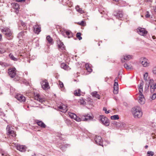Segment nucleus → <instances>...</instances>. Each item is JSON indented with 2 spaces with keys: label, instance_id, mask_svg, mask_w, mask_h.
Instances as JSON below:
<instances>
[{
  "label": "nucleus",
  "instance_id": "25",
  "mask_svg": "<svg viewBox=\"0 0 156 156\" xmlns=\"http://www.w3.org/2000/svg\"><path fill=\"white\" fill-rule=\"evenodd\" d=\"M85 67L86 70H87L89 73H91L92 71V69L90 67L89 64H86L85 65Z\"/></svg>",
  "mask_w": 156,
  "mask_h": 156
},
{
  "label": "nucleus",
  "instance_id": "14",
  "mask_svg": "<svg viewBox=\"0 0 156 156\" xmlns=\"http://www.w3.org/2000/svg\"><path fill=\"white\" fill-rule=\"evenodd\" d=\"M138 30V32L141 35L144 36L147 34V32L144 28L140 27Z\"/></svg>",
  "mask_w": 156,
  "mask_h": 156
},
{
  "label": "nucleus",
  "instance_id": "21",
  "mask_svg": "<svg viewBox=\"0 0 156 156\" xmlns=\"http://www.w3.org/2000/svg\"><path fill=\"white\" fill-rule=\"evenodd\" d=\"M118 84H114L113 92L115 94H117L118 92Z\"/></svg>",
  "mask_w": 156,
  "mask_h": 156
},
{
  "label": "nucleus",
  "instance_id": "15",
  "mask_svg": "<svg viewBox=\"0 0 156 156\" xmlns=\"http://www.w3.org/2000/svg\"><path fill=\"white\" fill-rule=\"evenodd\" d=\"M69 116L72 119H73L76 121L80 122L81 121L80 118L78 117L76 114L74 113H71L69 114Z\"/></svg>",
  "mask_w": 156,
  "mask_h": 156
},
{
  "label": "nucleus",
  "instance_id": "16",
  "mask_svg": "<svg viewBox=\"0 0 156 156\" xmlns=\"http://www.w3.org/2000/svg\"><path fill=\"white\" fill-rule=\"evenodd\" d=\"M34 33L37 34L41 31V27L40 25L37 24L34 26Z\"/></svg>",
  "mask_w": 156,
  "mask_h": 156
},
{
  "label": "nucleus",
  "instance_id": "10",
  "mask_svg": "<svg viewBox=\"0 0 156 156\" xmlns=\"http://www.w3.org/2000/svg\"><path fill=\"white\" fill-rule=\"evenodd\" d=\"M133 58V56L130 55H125L121 59L122 63H124L125 61H128Z\"/></svg>",
  "mask_w": 156,
  "mask_h": 156
},
{
  "label": "nucleus",
  "instance_id": "38",
  "mask_svg": "<svg viewBox=\"0 0 156 156\" xmlns=\"http://www.w3.org/2000/svg\"><path fill=\"white\" fill-rule=\"evenodd\" d=\"M119 119V117L118 115H114L111 117V119L112 120H115L118 119Z\"/></svg>",
  "mask_w": 156,
  "mask_h": 156
},
{
  "label": "nucleus",
  "instance_id": "56",
  "mask_svg": "<svg viewBox=\"0 0 156 156\" xmlns=\"http://www.w3.org/2000/svg\"><path fill=\"white\" fill-rule=\"evenodd\" d=\"M147 2H152L151 0H147Z\"/></svg>",
  "mask_w": 156,
  "mask_h": 156
},
{
  "label": "nucleus",
  "instance_id": "29",
  "mask_svg": "<svg viewBox=\"0 0 156 156\" xmlns=\"http://www.w3.org/2000/svg\"><path fill=\"white\" fill-rule=\"evenodd\" d=\"M85 118L83 119V121H87L88 120L92 119H93L92 117L90 115H86L84 116Z\"/></svg>",
  "mask_w": 156,
  "mask_h": 156
},
{
  "label": "nucleus",
  "instance_id": "60",
  "mask_svg": "<svg viewBox=\"0 0 156 156\" xmlns=\"http://www.w3.org/2000/svg\"><path fill=\"white\" fill-rule=\"evenodd\" d=\"M154 11H155V12H156V10H155Z\"/></svg>",
  "mask_w": 156,
  "mask_h": 156
},
{
  "label": "nucleus",
  "instance_id": "54",
  "mask_svg": "<svg viewBox=\"0 0 156 156\" xmlns=\"http://www.w3.org/2000/svg\"><path fill=\"white\" fill-rule=\"evenodd\" d=\"M31 156H37V155L35 154L34 153L33 155H32Z\"/></svg>",
  "mask_w": 156,
  "mask_h": 156
},
{
  "label": "nucleus",
  "instance_id": "33",
  "mask_svg": "<svg viewBox=\"0 0 156 156\" xmlns=\"http://www.w3.org/2000/svg\"><path fill=\"white\" fill-rule=\"evenodd\" d=\"M12 5L13 8L16 10H17L19 8V5L17 3H13Z\"/></svg>",
  "mask_w": 156,
  "mask_h": 156
},
{
  "label": "nucleus",
  "instance_id": "27",
  "mask_svg": "<svg viewBox=\"0 0 156 156\" xmlns=\"http://www.w3.org/2000/svg\"><path fill=\"white\" fill-rule=\"evenodd\" d=\"M124 67L127 70H130L132 69V66L131 65H128L127 63H125L124 65Z\"/></svg>",
  "mask_w": 156,
  "mask_h": 156
},
{
  "label": "nucleus",
  "instance_id": "22",
  "mask_svg": "<svg viewBox=\"0 0 156 156\" xmlns=\"http://www.w3.org/2000/svg\"><path fill=\"white\" fill-rule=\"evenodd\" d=\"M57 44L58 45V47L61 48L62 49H65V46L62 42L60 40L57 41Z\"/></svg>",
  "mask_w": 156,
  "mask_h": 156
},
{
  "label": "nucleus",
  "instance_id": "7",
  "mask_svg": "<svg viewBox=\"0 0 156 156\" xmlns=\"http://www.w3.org/2000/svg\"><path fill=\"white\" fill-rule=\"evenodd\" d=\"M41 84L42 87L44 90H47L49 88L48 83L46 80L42 81L41 82Z\"/></svg>",
  "mask_w": 156,
  "mask_h": 156
},
{
  "label": "nucleus",
  "instance_id": "39",
  "mask_svg": "<svg viewBox=\"0 0 156 156\" xmlns=\"http://www.w3.org/2000/svg\"><path fill=\"white\" fill-rule=\"evenodd\" d=\"M112 123L116 127H119L120 126V124L119 123L115 121H113Z\"/></svg>",
  "mask_w": 156,
  "mask_h": 156
},
{
  "label": "nucleus",
  "instance_id": "20",
  "mask_svg": "<svg viewBox=\"0 0 156 156\" xmlns=\"http://www.w3.org/2000/svg\"><path fill=\"white\" fill-rule=\"evenodd\" d=\"M36 122L38 126L42 128H44L46 127V125L42 121L36 120Z\"/></svg>",
  "mask_w": 156,
  "mask_h": 156
},
{
  "label": "nucleus",
  "instance_id": "36",
  "mask_svg": "<svg viewBox=\"0 0 156 156\" xmlns=\"http://www.w3.org/2000/svg\"><path fill=\"white\" fill-rule=\"evenodd\" d=\"M46 39L49 43L52 44L53 39L50 36H47L46 37Z\"/></svg>",
  "mask_w": 156,
  "mask_h": 156
},
{
  "label": "nucleus",
  "instance_id": "48",
  "mask_svg": "<svg viewBox=\"0 0 156 156\" xmlns=\"http://www.w3.org/2000/svg\"><path fill=\"white\" fill-rule=\"evenodd\" d=\"M80 102L81 104L84 105L85 103V101L83 100H80Z\"/></svg>",
  "mask_w": 156,
  "mask_h": 156
},
{
  "label": "nucleus",
  "instance_id": "3",
  "mask_svg": "<svg viewBox=\"0 0 156 156\" xmlns=\"http://www.w3.org/2000/svg\"><path fill=\"white\" fill-rule=\"evenodd\" d=\"M2 32L7 37H8V39H10L12 37V32L11 30L8 28H4L2 29Z\"/></svg>",
  "mask_w": 156,
  "mask_h": 156
},
{
  "label": "nucleus",
  "instance_id": "19",
  "mask_svg": "<svg viewBox=\"0 0 156 156\" xmlns=\"http://www.w3.org/2000/svg\"><path fill=\"white\" fill-rule=\"evenodd\" d=\"M16 149L20 151H26V148L25 146L18 145L16 146Z\"/></svg>",
  "mask_w": 156,
  "mask_h": 156
},
{
  "label": "nucleus",
  "instance_id": "62",
  "mask_svg": "<svg viewBox=\"0 0 156 156\" xmlns=\"http://www.w3.org/2000/svg\"><path fill=\"white\" fill-rule=\"evenodd\" d=\"M148 156H150V155H148Z\"/></svg>",
  "mask_w": 156,
  "mask_h": 156
},
{
  "label": "nucleus",
  "instance_id": "44",
  "mask_svg": "<svg viewBox=\"0 0 156 156\" xmlns=\"http://www.w3.org/2000/svg\"><path fill=\"white\" fill-rule=\"evenodd\" d=\"M0 65L4 66H7V64L6 63H4L2 61H0Z\"/></svg>",
  "mask_w": 156,
  "mask_h": 156
},
{
  "label": "nucleus",
  "instance_id": "49",
  "mask_svg": "<svg viewBox=\"0 0 156 156\" xmlns=\"http://www.w3.org/2000/svg\"><path fill=\"white\" fill-rule=\"evenodd\" d=\"M114 84H118V80L117 78H116L115 80Z\"/></svg>",
  "mask_w": 156,
  "mask_h": 156
},
{
  "label": "nucleus",
  "instance_id": "11",
  "mask_svg": "<svg viewBox=\"0 0 156 156\" xmlns=\"http://www.w3.org/2000/svg\"><path fill=\"white\" fill-rule=\"evenodd\" d=\"M95 141L97 144L100 146H103V141L101 136H96L95 138Z\"/></svg>",
  "mask_w": 156,
  "mask_h": 156
},
{
  "label": "nucleus",
  "instance_id": "51",
  "mask_svg": "<svg viewBox=\"0 0 156 156\" xmlns=\"http://www.w3.org/2000/svg\"><path fill=\"white\" fill-rule=\"evenodd\" d=\"M16 1L17 2H24L25 1V0H16Z\"/></svg>",
  "mask_w": 156,
  "mask_h": 156
},
{
  "label": "nucleus",
  "instance_id": "55",
  "mask_svg": "<svg viewBox=\"0 0 156 156\" xmlns=\"http://www.w3.org/2000/svg\"><path fill=\"white\" fill-rule=\"evenodd\" d=\"M152 38H153V39H154L155 38V36H152Z\"/></svg>",
  "mask_w": 156,
  "mask_h": 156
},
{
  "label": "nucleus",
  "instance_id": "18",
  "mask_svg": "<svg viewBox=\"0 0 156 156\" xmlns=\"http://www.w3.org/2000/svg\"><path fill=\"white\" fill-rule=\"evenodd\" d=\"M144 85V82L142 81L138 85V89L139 91V94L142 93L143 92V87Z\"/></svg>",
  "mask_w": 156,
  "mask_h": 156
},
{
  "label": "nucleus",
  "instance_id": "26",
  "mask_svg": "<svg viewBox=\"0 0 156 156\" xmlns=\"http://www.w3.org/2000/svg\"><path fill=\"white\" fill-rule=\"evenodd\" d=\"M91 94L93 97H94L98 99H100V95L98 94V92L96 91H94L92 92Z\"/></svg>",
  "mask_w": 156,
  "mask_h": 156
},
{
  "label": "nucleus",
  "instance_id": "57",
  "mask_svg": "<svg viewBox=\"0 0 156 156\" xmlns=\"http://www.w3.org/2000/svg\"><path fill=\"white\" fill-rule=\"evenodd\" d=\"M148 147V146L147 145H146L145 146V148L146 149Z\"/></svg>",
  "mask_w": 156,
  "mask_h": 156
},
{
  "label": "nucleus",
  "instance_id": "28",
  "mask_svg": "<svg viewBox=\"0 0 156 156\" xmlns=\"http://www.w3.org/2000/svg\"><path fill=\"white\" fill-rule=\"evenodd\" d=\"M61 68L66 70H68L69 69V66L65 63H63L61 65Z\"/></svg>",
  "mask_w": 156,
  "mask_h": 156
},
{
  "label": "nucleus",
  "instance_id": "53",
  "mask_svg": "<svg viewBox=\"0 0 156 156\" xmlns=\"http://www.w3.org/2000/svg\"><path fill=\"white\" fill-rule=\"evenodd\" d=\"M22 25L23 26L25 27L26 26V25L24 23H22Z\"/></svg>",
  "mask_w": 156,
  "mask_h": 156
},
{
  "label": "nucleus",
  "instance_id": "5",
  "mask_svg": "<svg viewBox=\"0 0 156 156\" xmlns=\"http://www.w3.org/2000/svg\"><path fill=\"white\" fill-rule=\"evenodd\" d=\"M140 62L144 67H148L150 65V62L146 58H140Z\"/></svg>",
  "mask_w": 156,
  "mask_h": 156
},
{
  "label": "nucleus",
  "instance_id": "45",
  "mask_svg": "<svg viewBox=\"0 0 156 156\" xmlns=\"http://www.w3.org/2000/svg\"><path fill=\"white\" fill-rule=\"evenodd\" d=\"M59 85L60 87L62 88L63 87V83L60 81H59Z\"/></svg>",
  "mask_w": 156,
  "mask_h": 156
},
{
  "label": "nucleus",
  "instance_id": "24",
  "mask_svg": "<svg viewBox=\"0 0 156 156\" xmlns=\"http://www.w3.org/2000/svg\"><path fill=\"white\" fill-rule=\"evenodd\" d=\"M154 82V80L152 79H151L149 80V84H146L145 85V90H147L148 89L149 87V84L151 85V84H153V83Z\"/></svg>",
  "mask_w": 156,
  "mask_h": 156
},
{
  "label": "nucleus",
  "instance_id": "31",
  "mask_svg": "<svg viewBox=\"0 0 156 156\" xmlns=\"http://www.w3.org/2000/svg\"><path fill=\"white\" fill-rule=\"evenodd\" d=\"M26 33V31H22L20 32L18 35V38L20 39H21V38H22L23 36L25 35V34Z\"/></svg>",
  "mask_w": 156,
  "mask_h": 156
},
{
  "label": "nucleus",
  "instance_id": "17",
  "mask_svg": "<svg viewBox=\"0 0 156 156\" xmlns=\"http://www.w3.org/2000/svg\"><path fill=\"white\" fill-rule=\"evenodd\" d=\"M6 129L8 133L9 134H12V136L13 137H15L16 136V134L14 131L12 130H10V127L8 125L7 126Z\"/></svg>",
  "mask_w": 156,
  "mask_h": 156
},
{
  "label": "nucleus",
  "instance_id": "43",
  "mask_svg": "<svg viewBox=\"0 0 156 156\" xmlns=\"http://www.w3.org/2000/svg\"><path fill=\"white\" fill-rule=\"evenodd\" d=\"M103 111H105V113L106 114H108V113H109L110 112V111L109 110L108 111L107 110V109L105 107H104L103 108Z\"/></svg>",
  "mask_w": 156,
  "mask_h": 156
},
{
  "label": "nucleus",
  "instance_id": "1",
  "mask_svg": "<svg viewBox=\"0 0 156 156\" xmlns=\"http://www.w3.org/2000/svg\"><path fill=\"white\" fill-rule=\"evenodd\" d=\"M131 111L135 118H140L142 115V112L141 109L139 106H137L132 108Z\"/></svg>",
  "mask_w": 156,
  "mask_h": 156
},
{
  "label": "nucleus",
  "instance_id": "41",
  "mask_svg": "<svg viewBox=\"0 0 156 156\" xmlns=\"http://www.w3.org/2000/svg\"><path fill=\"white\" fill-rule=\"evenodd\" d=\"M148 76V73H146L144 75V80H147V78Z\"/></svg>",
  "mask_w": 156,
  "mask_h": 156
},
{
  "label": "nucleus",
  "instance_id": "59",
  "mask_svg": "<svg viewBox=\"0 0 156 156\" xmlns=\"http://www.w3.org/2000/svg\"><path fill=\"white\" fill-rule=\"evenodd\" d=\"M2 155H4V154H2Z\"/></svg>",
  "mask_w": 156,
  "mask_h": 156
},
{
  "label": "nucleus",
  "instance_id": "47",
  "mask_svg": "<svg viewBox=\"0 0 156 156\" xmlns=\"http://www.w3.org/2000/svg\"><path fill=\"white\" fill-rule=\"evenodd\" d=\"M147 14L145 15V17L146 18H149L150 17V15L149 14V12L147 11L146 12Z\"/></svg>",
  "mask_w": 156,
  "mask_h": 156
},
{
  "label": "nucleus",
  "instance_id": "46",
  "mask_svg": "<svg viewBox=\"0 0 156 156\" xmlns=\"http://www.w3.org/2000/svg\"><path fill=\"white\" fill-rule=\"evenodd\" d=\"M152 71L153 74L156 75V67L153 68Z\"/></svg>",
  "mask_w": 156,
  "mask_h": 156
},
{
  "label": "nucleus",
  "instance_id": "35",
  "mask_svg": "<svg viewBox=\"0 0 156 156\" xmlns=\"http://www.w3.org/2000/svg\"><path fill=\"white\" fill-rule=\"evenodd\" d=\"M70 146V145L68 144H66L64 145L62 147H60V149L62 151H64L65 150V149Z\"/></svg>",
  "mask_w": 156,
  "mask_h": 156
},
{
  "label": "nucleus",
  "instance_id": "50",
  "mask_svg": "<svg viewBox=\"0 0 156 156\" xmlns=\"http://www.w3.org/2000/svg\"><path fill=\"white\" fill-rule=\"evenodd\" d=\"M84 21H82L80 23V24L81 25L84 26Z\"/></svg>",
  "mask_w": 156,
  "mask_h": 156
},
{
  "label": "nucleus",
  "instance_id": "12",
  "mask_svg": "<svg viewBox=\"0 0 156 156\" xmlns=\"http://www.w3.org/2000/svg\"><path fill=\"white\" fill-rule=\"evenodd\" d=\"M58 108L61 112L65 113L67 111V106L66 105L62 104L58 106Z\"/></svg>",
  "mask_w": 156,
  "mask_h": 156
},
{
  "label": "nucleus",
  "instance_id": "37",
  "mask_svg": "<svg viewBox=\"0 0 156 156\" xmlns=\"http://www.w3.org/2000/svg\"><path fill=\"white\" fill-rule=\"evenodd\" d=\"M9 57L13 61H17V59L11 53L9 54Z\"/></svg>",
  "mask_w": 156,
  "mask_h": 156
},
{
  "label": "nucleus",
  "instance_id": "52",
  "mask_svg": "<svg viewBox=\"0 0 156 156\" xmlns=\"http://www.w3.org/2000/svg\"><path fill=\"white\" fill-rule=\"evenodd\" d=\"M2 37V36L1 34H0V41H1Z\"/></svg>",
  "mask_w": 156,
  "mask_h": 156
},
{
  "label": "nucleus",
  "instance_id": "32",
  "mask_svg": "<svg viewBox=\"0 0 156 156\" xmlns=\"http://www.w3.org/2000/svg\"><path fill=\"white\" fill-rule=\"evenodd\" d=\"M76 9L77 12H78L81 14L84 13V11L81 8H80L78 5L76 6Z\"/></svg>",
  "mask_w": 156,
  "mask_h": 156
},
{
  "label": "nucleus",
  "instance_id": "8",
  "mask_svg": "<svg viewBox=\"0 0 156 156\" xmlns=\"http://www.w3.org/2000/svg\"><path fill=\"white\" fill-rule=\"evenodd\" d=\"M61 33L65 37H68V38H70L73 37L72 33L69 31L64 30L62 31Z\"/></svg>",
  "mask_w": 156,
  "mask_h": 156
},
{
  "label": "nucleus",
  "instance_id": "34",
  "mask_svg": "<svg viewBox=\"0 0 156 156\" xmlns=\"http://www.w3.org/2000/svg\"><path fill=\"white\" fill-rule=\"evenodd\" d=\"M114 16H116L117 18H118L119 19H120L122 17L123 14L121 12H120L117 14V15L114 14Z\"/></svg>",
  "mask_w": 156,
  "mask_h": 156
},
{
  "label": "nucleus",
  "instance_id": "23",
  "mask_svg": "<svg viewBox=\"0 0 156 156\" xmlns=\"http://www.w3.org/2000/svg\"><path fill=\"white\" fill-rule=\"evenodd\" d=\"M35 99L38 101L40 102L43 103L44 101V100H43L42 98H41L40 97L39 94H37L34 97Z\"/></svg>",
  "mask_w": 156,
  "mask_h": 156
},
{
  "label": "nucleus",
  "instance_id": "40",
  "mask_svg": "<svg viewBox=\"0 0 156 156\" xmlns=\"http://www.w3.org/2000/svg\"><path fill=\"white\" fill-rule=\"evenodd\" d=\"M81 34L80 33L78 32L76 34V37L78 38L79 40H81L82 38L81 37Z\"/></svg>",
  "mask_w": 156,
  "mask_h": 156
},
{
  "label": "nucleus",
  "instance_id": "2",
  "mask_svg": "<svg viewBox=\"0 0 156 156\" xmlns=\"http://www.w3.org/2000/svg\"><path fill=\"white\" fill-rule=\"evenodd\" d=\"M99 118L100 121L104 125L107 126H109V121L107 118L104 115H100Z\"/></svg>",
  "mask_w": 156,
  "mask_h": 156
},
{
  "label": "nucleus",
  "instance_id": "13",
  "mask_svg": "<svg viewBox=\"0 0 156 156\" xmlns=\"http://www.w3.org/2000/svg\"><path fill=\"white\" fill-rule=\"evenodd\" d=\"M16 98L20 102H24L26 101L25 98L22 95L20 94H17L15 96Z\"/></svg>",
  "mask_w": 156,
  "mask_h": 156
},
{
  "label": "nucleus",
  "instance_id": "6",
  "mask_svg": "<svg viewBox=\"0 0 156 156\" xmlns=\"http://www.w3.org/2000/svg\"><path fill=\"white\" fill-rule=\"evenodd\" d=\"M9 76L11 78L14 77L16 75V71L15 68H11L8 69Z\"/></svg>",
  "mask_w": 156,
  "mask_h": 156
},
{
  "label": "nucleus",
  "instance_id": "4",
  "mask_svg": "<svg viewBox=\"0 0 156 156\" xmlns=\"http://www.w3.org/2000/svg\"><path fill=\"white\" fill-rule=\"evenodd\" d=\"M156 89V83L154 84H151L150 90L151 93L152 94L150 98L152 100H154L156 98V93H154L155 90Z\"/></svg>",
  "mask_w": 156,
  "mask_h": 156
},
{
  "label": "nucleus",
  "instance_id": "9",
  "mask_svg": "<svg viewBox=\"0 0 156 156\" xmlns=\"http://www.w3.org/2000/svg\"><path fill=\"white\" fill-rule=\"evenodd\" d=\"M139 94V96L138 99V102L141 104H144L145 101L144 96L142 93Z\"/></svg>",
  "mask_w": 156,
  "mask_h": 156
},
{
  "label": "nucleus",
  "instance_id": "61",
  "mask_svg": "<svg viewBox=\"0 0 156 156\" xmlns=\"http://www.w3.org/2000/svg\"><path fill=\"white\" fill-rule=\"evenodd\" d=\"M154 11H155V12H156V10H155Z\"/></svg>",
  "mask_w": 156,
  "mask_h": 156
},
{
  "label": "nucleus",
  "instance_id": "42",
  "mask_svg": "<svg viewBox=\"0 0 156 156\" xmlns=\"http://www.w3.org/2000/svg\"><path fill=\"white\" fill-rule=\"evenodd\" d=\"M147 154L150 155L151 156H152L154 155V153L152 151H148L147 152Z\"/></svg>",
  "mask_w": 156,
  "mask_h": 156
},
{
  "label": "nucleus",
  "instance_id": "58",
  "mask_svg": "<svg viewBox=\"0 0 156 156\" xmlns=\"http://www.w3.org/2000/svg\"><path fill=\"white\" fill-rule=\"evenodd\" d=\"M81 94H83L82 95H83V94H84L83 92H82L81 91Z\"/></svg>",
  "mask_w": 156,
  "mask_h": 156
},
{
  "label": "nucleus",
  "instance_id": "30",
  "mask_svg": "<svg viewBox=\"0 0 156 156\" xmlns=\"http://www.w3.org/2000/svg\"><path fill=\"white\" fill-rule=\"evenodd\" d=\"M74 95L76 96H80L83 94H81V90L79 89L78 90H76L74 91Z\"/></svg>",
  "mask_w": 156,
  "mask_h": 156
}]
</instances>
